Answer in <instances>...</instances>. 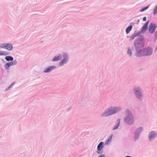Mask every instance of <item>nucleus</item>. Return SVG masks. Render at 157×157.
<instances>
[{
    "instance_id": "nucleus-1",
    "label": "nucleus",
    "mask_w": 157,
    "mask_h": 157,
    "mask_svg": "<svg viewBox=\"0 0 157 157\" xmlns=\"http://www.w3.org/2000/svg\"><path fill=\"white\" fill-rule=\"evenodd\" d=\"M152 50L150 47L145 48L143 50L138 51L136 53V56L137 57H140L143 56H149L151 54Z\"/></svg>"
},
{
    "instance_id": "nucleus-2",
    "label": "nucleus",
    "mask_w": 157,
    "mask_h": 157,
    "mask_svg": "<svg viewBox=\"0 0 157 157\" xmlns=\"http://www.w3.org/2000/svg\"><path fill=\"white\" fill-rule=\"evenodd\" d=\"M126 116L124 119V121L128 124H132L134 122L133 117L131 113L128 110L125 111Z\"/></svg>"
},
{
    "instance_id": "nucleus-3",
    "label": "nucleus",
    "mask_w": 157,
    "mask_h": 157,
    "mask_svg": "<svg viewBox=\"0 0 157 157\" xmlns=\"http://www.w3.org/2000/svg\"><path fill=\"white\" fill-rule=\"evenodd\" d=\"M134 46L137 52L140 51V49L143 48L144 46V42L140 39H138L136 40L134 42Z\"/></svg>"
},
{
    "instance_id": "nucleus-4",
    "label": "nucleus",
    "mask_w": 157,
    "mask_h": 157,
    "mask_svg": "<svg viewBox=\"0 0 157 157\" xmlns=\"http://www.w3.org/2000/svg\"><path fill=\"white\" fill-rule=\"evenodd\" d=\"M117 109L116 108L112 107L106 109L102 115L103 117H106L113 114L117 112Z\"/></svg>"
},
{
    "instance_id": "nucleus-5",
    "label": "nucleus",
    "mask_w": 157,
    "mask_h": 157,
    "mask_svg": "<svg viewBox=\"0 0 157 157\" xmlns=\"http://www.w3.org/2000/svg\"><path fill=\"white\" fill-rule=\"evenodd\" d=\"M156 28V26L154 24L152 23H151L149 27L148 31L149 32L151 33H154Z\"/></svg>"
},
{
    "instance_id": "nucleus-6",
    "label": "nucleus",
    "mask_w": 157,
    "mask_h": 157,
    "mask_svg": "<svg viewBox=\"0 0 157 157\" xmlns=\"http://www.w3.org/2000/svg\"><path fill=\"white\" fill-rule=\"evenodd\" d=\"M134 93L137 98H139L141 96V91L139 87L135 89Z\"/></svg>"
},
{
    "instance_id": "nucleus-7",
    "label": "nucleus",
    "mask_w": 157,
    "mask_h": 157,
    "mask_svg": "<svg viewBox=\"0 0 157 157\" xmlns=\"http://www.w3.org/2000/svg\"><path fill=\"white\" fill-rule=\"evenodd\" d=\"M63 57L64 59H63L59 63V65L62 66L64 63H66L67 61V56L66 54H64L63 55Z\"/></svg>"
},
{
    "instance_id": "nucleus-8",
    "label": "nucleus",
    "mask_w": 157,
    "mask_h": 157,
    "mask_svg": "<svg viewBox=\"0 0 157 157\" xmlns=\"http://www.w3.org/2000/svg\"><path fill=\"white\" fill-rule=\"evenodd\" d=\"M103 145L104 143L103 142H100L97 147V150L98 151H101L104 147Z\"/></svg>"
},
{
    "instance_id": "nucleus-9",
    "label": "nucleus",
    "mask_w": 157,
    "mask_h": 157,
    "mask_svg": "<svg viewBox=\"0 0 157 157\" xmlns=\"http://www.w3.org/2000/svg\"><path fill=\"white\" fill-rule=\"evenodd\" d=\"M55 68H56V67L55 66H51L46 69L44 72L45 73L49 72Z\"/></svg>"
},
{
    "instance_id": "nucleus-10",
    "label": "nucleus",
    "mask_w": 157,
    "mask_h": 157,
    "mask_svg": "<svg viewBox=\"0 0 157 157\" xmlns=\"http://www.w3.org/2000/svg\"><path fill=\"white\" fill-rule=\"evenodd\" d=\"M155 135V133L154 132H150L149 135V139L150 140L154 137Z\"/></svg>"
},
{
    "instance_id": "nucleus-11",
    "label": "nucleus",
    "mask_w": 157,
    "mask_h": 157,
    "mask_svg": "<svg viewBox=\"0 0 157 157\" xmlns=\"http://www.w3.org/2000/svg\"><path fill=\"white\" fill-rule=\"evenodd\" d=\"M5 48L9 51H10L12 50L13 48L12 45L8 44H5Z\"/></svg>"
},
{
    "instance_id": "nucleus-12",
    "label": "nucleus",
    "mask_w": 157,
    "mask_h": 157,
    "mask_svg": "<svg viewBox=\"0 0 157 157\" xmlns=\"http://www.w3.org/2000/svg\"><path fill=\"white\" fill-rule=\"evenodd\" d=\"M148 22L149 21H148L144 25L141 31H145L147 29Z\"/></svg>"
},
{
    "instance_id": "nucleus-13",
    "label": "nucleus",
    "mask_w": 157,
    "mask_h": 157,
    "mask_svg": "<svg viewBox=\"0 0 157 157\" xmlns=\"http://www.w3.org/2000/svg\"><path fill=\"white\" fill-rule=\"evenodd\" d=\"M61 58V56H55L54 57L52 60V61H56L58 60H59Z\"/></svg>"
},
{
    "instance_id": "nucleus-14",
    "label": "nucleus",
    "mask_w": 157,
    "mask_h": 157,
    "mask_svg": "<svg viewBox=\"0 0 157 157\" xmlns=\"http://www.w3.org/2000/svg\"><path fill=\"white\" fill-rule=\"evenodd\" d=\"M112 139V136H110L109 138L107 139V140L105 141V145H108L109 144L110 142H111Z\"/></svg>"
},
{
    "instance_id": "nucleus-15",
    "label": "nucleus",
    "mask_w": 157,
    "mask_h": 157,
    "mask_svg": "<svg viewBox=\"0 0 157 157\" xmlns=\"http://www.w3.org/2000/svg\"><path fill=\"white\" fill-rule=\"evenodd\" d=\"M132 29V26L131 25L129 26L126 29V33L127 34L129 33L130 32L131 30Z\"/></svg>"
},
{
    "instance_id": "nucleus-16",
    "label": "nucleus",
    "mask_w": 157,
    "mask_h": 157,
    "mask_svg": "<svg viewBox=\"0 0 157 157\" xmlns=\"http://www.w3.org/2000/svg\"><path fill=\"white\" fill-rule=\"evenodd\" d=\"M5 59L7 61H12L13 60V58L10 56H7L6 57Z\"/></svg>"
},
{
    "instance_id": "nucleus-17",
    "label": "nucleus",
    "mask_w": 157,
    "mask_h": 157,
    "mask_svg": "<svg viewBox=\"0 0 157 157\" xmlns=\"http://www.w3.org/2000/svg\"><path fill=\"white\" fill-rule=\"evenodd\" d=\"M9 54L7 52H1L0 51V56H6Z\"/></svg>"
},
{
    "instance_id": "nucleus-18",
    "label": "nucleus",
    "mask_w": 157,
    "mask_h": 157,
    "mask_svg": "<svg viewBox=\"0 0 157 157\" xmlns=\"http://www.w3.org/2000/svg\"><path fill=\"white\" fill-rule=\"evenodd\" d=\"M17 63V62L16 61H14L11 62H9V63L10 66H12L15 65Z\"/></svg>"
},
{
    "instance_id": "nucleus-19",
    "label": "nucleus",
    "mask_w": 157,
    "mask_h": 157,
    "mask_svg": "<svg viewBox=\"0 0 157 157\" xmlns=\"http://www.w3.org/2000/svg\"><path fill=\"white\" fill-rule=\"evenodd\" d=\"M137 36V35L136 34L133 35L132 36L130 37L129 40L130 41H131L135 37H136Z\"/></svg>"
},
{
    "instance_id": "nucleus-20",
    "label": "nucleus",
    "mask_w": 157,
    "mask_h": 157,
    "mask_svg": "<svg viewBox=\"0 0 157 157\" xmlns=\"http://www.w3.org/2000/svg\"><path fill=\"white\" fill-rule=\"evenodd\" d=\"M127 53L130 56H131L132 55V52L131 50L129 48H128Z\"/></svg>"
},
{
    "instance_id": "nucleus-21",
    "label": "nucleus",
    "mask_w": 157,
    "mask_h": 157,
    "mask_svg": "<svg viewBox=\"0 0 157 157\" xmlns=\"http://www.w3.org/2000/svg\"><path fill=\"white\" fill-rule=\"evenodd\" d=\"M10 66H10V64L9 63H7L5 65V68H6V69H8L9 67Z\"/></svg>"
},
{
    "instance_id": "nucleus-22",
    "label": "nucleus",
    "mask_w": 157,
    "mask_h": 157,
    "mask_svg": "<svg viewBox=\"0 0 157 157\" xmlns=\"http://www.w3.org/2000/svg\"><path fill=\"white\" fill-rule=\"evenodd\" d=\"M143 130V128L142 127H140L137 128L136 132L137 133H139L142 131Z\"/></svg>"
},
{
    "instance_id": "nucleus-23",
    "label": "nucleus",
    "mask_w": 157,
    "mask_h": 157,
    "mask_svg": "<svg viewBox=\"0 0 157 157\" xmlns=\"http://www.w3.org/2000/svg\"><path fill=\"white\" fill-rule=\"evenodd\" d=\"M153 13L154 15L157 13V6L153 10Z\"/></svg>"
},
{
    "instance_id": "nucleus-24",
    "label": "nucleus",
    "mask_w": 157,
    "mask_h": 157,
    "mask_svg": "<svg viewBox=\"0 0 157 157\" xmlns=\"http://www.w3.org/2000/svg\"><path fill=\"white\" fill-rule=\"evenodd\" d=\"M149 6L147 7H144V8H143L141 10H140V12H143V11H144L145 10H147L149 7Z\"/></svg>"
},
{
    "instance_id": "nucleus-25",
    "label": "nucleus",
    "mask_w": 157,
    "mask_h": 157,
    "mask_svg": "<svg viewBox=\"0 0 157 157\" xmlns=\"http://www.w3.org/2000/svg\"><path fill=\"white\" fill-rule=\"evenodd\" d=\"M0 47L3 48H5V44L0 45Z\"/></svg>"
},
{
    "instance_id": "nucleus-26",
    "label": "nucleus",
    "mask_w": 157,
    "mask_h": 157,
    "mask_svg": "<svg viewBox=\"0 0 157 157\" xmlns=\"http://www.w3.org/2000/svg\"><path fill=\"white\" fill-rule=\"evenodd\" d=\"M118 128V125L117 124L113 128V130H114Z\"/></svg>"
},
{
    "instance_id": "nucleus-27",
    "label": "nucleus",
    "mask_w": 157,
    "mask_h": 157,
    "mask_svg": "<svg viewBox=\"0 0 157 157\" xmlns=\"http://www.w3.org/2000/svg\"><path fill=\"white\" fill-rule=\"evenodd\" d=\"M135 140L138 139L139 137L138 135H135Z\"/></svg>"
},
{
    "instance_id": "nucleus-28",
    "label": "nucleus",
    "mask_w": 157,
    "mask_h": 157,
    "mask_svg": "<svg viewBox=\"0 0 157 157\" xmlns=\"http://www.w3.org/2000/svg\"><path fill=\"white\" fill-rule=\"evenodd\" d=\"M155 38L156 39L157 38V31L156 32L155 35Z\"/></svg>"
},
{
    "instance_id": "nucleus-29",
    "label": "nucleus",
    "mask_w": 157,
    "mask_h": 157,
    "mask_svg": "<svg viewBox=\"0 0 157 157\" xmlns=\"http://www.w3.org/2000/svg\"><path fill=\"white\" fill-rule=\"evenodd\" d=\"M99 157H105V156L104 155H101Z\"/></svg>"
},
{
    "instance_id": "nucleus-30",
    "label": "nucleus",
    "mask_w": 157,
    "mask_h": 157,
    "mask_svg": "<svg viewBox=\"0 0 157 157\" xmlns=\"http://www.w3.org/2000/svg\"><path fill=\"white\" fill-rule=\"evenodd\" d=\"M146 17H144L143 18V20L144 21H146Z\"/></svg>"
},
{
    "instance_id": "nucleus-31",
    "label": "nucleus",
    "mask_w": 157,
    "mask_h": 157,
    "mask_svg": "<svg viewBox=\"0 0 157 157\" xmlns=\"http://www.w3.org/2000/svg\"><path fill=\"white\" fill-rule=\"evenodd\" d=\"M139 20H138V23H139Z\"/></svg>"
},
{
    "instance_id": "nucleus-32",
    "label": "nucleus",
    "mask_w": 157,
    "mask_h": 157,
    "mask_svg": "<svg viewBox=\"0 0 157 157\" xmlns=\"http://www.w3.org/2000/svg\"><path fill=\"white\" fill-rule=\"evenodd\" d=\"M11 86H12V85H11V86H10V87H11Z\"/></svg>"
}]
</instances>
